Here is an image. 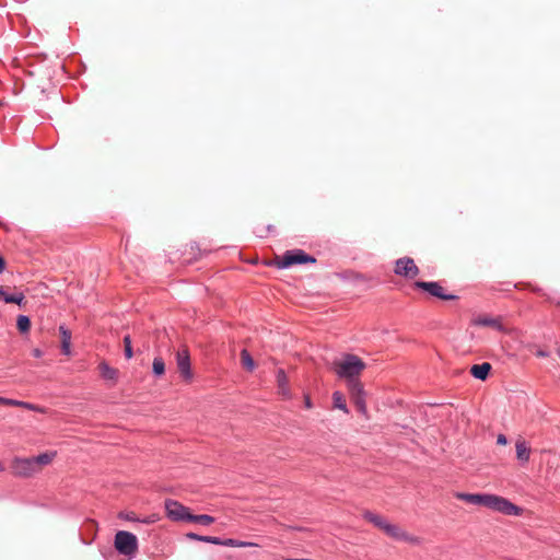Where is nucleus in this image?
Returning <instances> with one entry per match:
<instances>
[{
	"label": "nucleus",
	"instance_id": "nucleus-1",
	"mask_svg": "<svg viewBox=\"0 0 560 560\" xmlns=\"http://www.w3.org/2000/svg\"><path fill=\"white\" fill-rule=\"evenodd\" d=\"M456 497L457 499L468 502L470 504L482 505L503 515L520 516L523 512L522 508L515 505L510 500L497 494L460 492L457 493Z\"/></svg>",
	"mask_w": 560,
	"mask_h": 560
},
{
	"label": "nucleus",
	"instance_id": "nucleus-2",
	"mask_svg": "<svg viewBox=\"0 0 560 560\" xmlns=\"http://www.w3.org/2000/svg\"><path fill=\"white\" fill-rule=\"evenodd\" d=\"M335 372L340 378L347 380L348 388L352 382L360 383L358 376L365 369V363L355 354H345L340 361L334 363Z\"/></svg>",
	"mask_w": 560,
	"mask_h": 560
},
{
	"label": "nucleus",
	"instance_id": "nucleus-3",
	"mask_svg": "<svg viewBox=\"0 0 560 560\" xmlns=\"http://www.w3.org/2000/svg\"><path fill=\"white\" fill-rule=\"evenodd\" d=\"M114 546L119 555L132 557L138 550L137 536L127 530H118L115 535Z\"/></svg>",
	"mask_w": 560,
	"mask_h": 560
},
{
	"label": "nucleus",
	"instance_id": "nucleus-4",
	"mask_svg": "<svg viewBox=\"0 0 560 560\" xmlns=\"http://www.w3.org/2000/svg\"><path fill=\"white\" fill-rule=\"evenodd\" d=\"M314 264L316 258L306 254L303 249H291L287 250L281 260L278 262V267L281 269L290 268L293 265Z\"/></svg>",
	"mask_w": 560,
	"mask_h": 560
},
{
	"label": "nucleus",
	"instance_id": "nucleus-5",
	"mask_svg": "<svg viewBox=\"0 0 560 560\" xmlns=\"http://www.w3.org/2000/svg\"><path fill=\"white\" fill-rule=\"evenodd\" d=\"M165 512L167 517L175 522H187L189 515L188 508L172 499L165 501Z\"/></svg>",
	"mask_w": 560,
	"mask_h": 560
},
{
	"label": "nucleus",
	"instance_id": "nucleus-6",
	"mask_svg": "<svg viewBox=\"0 0 560 560\" xmlns=\"http://www.w3.org/2000/svg\"><path fill=\"white\" fill-rule=\"evenodd\" d=\"M12 472L18 477H31L36 472L32 457H14L11 464Z\"/></svg>",
	"mask_w": 560,
	"mask_h": 560
},
{
	"label": "nucleus",
	"instance_id": "nucleus-7",
	"mask_svg": "<svg viewBox=\"0 0 560 560\" xmlns=\"http://www.w3.org/2000/svg\"><path fill=\"white\" fill-rule=\"evenodd\" d=\"M395 273L408 279H412L419 273V268L410 257H401L395 262Z\"/></svg>",
	"mask_w": 560,
	"mask_h": 560
},
{
	"label": "nucleus",
	"instance_id": "nucleus-8",
	"mask_svg": "<svg viewBox=\"0 0 560 560\" xmlns=\"http://www.w3.org/2000/svg\"><path fill=\"white\" fill-rule=\"evenodd\" d=\"M415 285L419 289L427 291L431 295L441 299V300L452 301V300L457 299V295H455V294L444 293V290L441 287V284L435 281H430V282L416 281Z\"/></svg>",
	"mask_w": 560,
	"mask_h": 560
},
{
	"label": "nucleus",
	"instance_id": "nucleus-9",
	"mask_svg": "<svg viewBox=\"0 0 560 560\" xmlns=\"http://www.w3.org/2000/svg\"><path fill=\"white\" fill-rule=\"evenodd\" d=\"M351 398L361 413L366 412V404H365V392L361 383L352 382L351 387L349 388Z\"/></svg>",
	"mask_w": 560,
	"mask_h": 560
},
{
	"label": "nucleus",
	"instance_id": "nucleus-10",
	"mask_svg": "<svg viewBox=\"0 0 560 560\" xmlns=\"http://www.w3.org/2000/svg\"><path fill=\"white\" fill-rule=\"evenodd\" d=\"M176 361H177L178 371L180 372L183 377L185 380H190L192 374H191V369H190V358H189L188 350L182 349V350L177 351Z\"/></svg>",
	"mask_w": 560,
	"mask_h": 560
},
{
	"label": "nucleus",
	"instance_id": "nucleus-11",
	"mask_svg": "<svg viewBox=\"0 0 560 560\" xmlns=\"http://www.w3.org/2000/svg\"><path fill=\"white\" fill-rule=\"evenodd\" d=\"M471 324L475 326L492 327L500 332H506V328L501 323L500 317L477 316L472 318Z\"/></svg>",
	"mask_w": 560,
	"mask_h": 560
},
{
	"label": "nucleus",
	"instance_id": "nucleus-12",
	"mask_svg": "<svg viewBox=\"0 0 560 560\" xmlns=\"http://www.w3.org/2000/svg\"><path fill=\"white\" fill-rule=\"evenodd\" d=\"M491 371V364L483 362L481 364H475L470 369L471 375L480 381H485Z\"/></svg>",
	"mask_w": 560,
	"mask_h": 560
},
{
	"label": "nucleus",
	"instance_id": "nucleus-13",
	"mask_svg": "<svg viewBox=\"0 0 560 560\" xmlns=\"http://www.w3.org/2000/svg\"><path fill=\"white\" fill-rule=\"evenodd\" d=\"M276 378H277V384H278L279 392L284 397H289L290 396L289 381H288V377H287V374H285L284 370L279 369L277 371Z\"/></svg>",
	"mask_w": 560,
	"mask_h": 560
},
{
	"label": "nucleus",
	"instance_id": "nucleus-14",
	"mask_svg": "<svg viewBox=\"0 0 560 560\" xmlns=\"http://www.w3.org/2000/svg\"><path fill=\"white\" fill-rule=\"evenodd\" d=\"M101 376L110 382H116L118 377V371L109 366L105 361H102L98 365Z\"/></svg>",
	"mask_w": 560,
	"mask_h": 560
},
{
	"label": "nucleus",
	"instance_id": "nucleus-15",
	"mask_svg": "<svg viewBox=\"0 0 560 560\" xmlns=\"http://www.w3.org/2000/svg\"><path fill=\"white\" fill-rule=\"evenodd\" d=\"M516 457L522 463H527L530 456V450L525 441L518 440L515 444Z\"/></svg>",
	"mask_w": 560,
	"mask_h": 560
},
{
	"label": "nucleus",
	"instance_id": "nucleus-16",
	"mask_svg": "<svg viewBox=\"0 0 560 560\" xmlns=\"http://www.w3.org/2000/svg\"><path fill=\"white\" fill-rule=\"evenodd\" d=\"M383 530L387 536H389L396 540H401L402 538H407V533L405 530H402L397 525H394L390 523H387Z\"/></svg>",
	"mask_w": 560,
	"mask_h": 560
},
{
	"label": "nucleus",
	"instance_id": "nucleus-17",
	"mask_svg": "<svg viewBox=\"0 0 560 560\" xmlns=\"http://www.w3.org/2000/svg\"><path fill=\"white\" fill-rule=\"evenodd\" d=\"M363 517L371 522L374 526L381 528L382 530L385 528L386 524L388 523L384 517H382L378 514H375L371 511H365L363 513Z\"/></svg>",
	"mask_w": 560,
	"mask_h": 560
},
{
	"label": "nucleus",
	"instance_id": "nucleus-18",
	"mask_svg": "<svg viewBox=\"0 0 560 560\" xmlns=\"http://www.w3.org/2000/svg\"><path fill=\"white\" fill-rule=\"evenodd\" d=\"M55 456H56V452H51V453H42L37 456L32 457L34 467L36 468V471L38 470V466L48 465L54 459Z\"/></svg>",
	"mask_w": 560,
	"mask_h": 560
},
{
	"label": "nucleus",
	"instance_id": "nucleus-19",
	"mask_svg": "<svg viewBox=\"0 0 560 560\" xmlns=\"http://www.w3.org/2000/svg\"><path fill=\"white\" fill-rule=\"evenodd\" d=\"M187 522L198 523L208 526L214 522V517L208 514H191L189 512Z\"/></svg>",
	"mask_w": 560,
	"mask_h": 560
},
{
	"label": "nucleus",
	"instance_id": "nucleus-20",
	"mask_svg": "<svg viewBox=\"0 0 560 560\" xmlns=\"http://www.w3.org/2000/svg\"><path fill=\"white\" fill-rule=\"evenodd\" d=\"M220 546H225V547H252V546H256V544L254 542H249V541H242V540H237V539H233V538H220L219 537V544Z\"/></svg>",
	"mask_w": 560,
	"mask_h": 560
},
{
	"label": "nucleus",
	"instance_id": "nucleus-21",
	"mask_svg": "<svg viewBox=\"0 0 560 560\" xmlns=\"http://www.w3.org/2000/svg\"><path fill=\"white\" fill-rule=\"evenodd\" d=\"M332 400H334L335 408L340 409V410L345 411L346 413L349 412L345 397L340 392H335L332 394Z\"/></svg>",
	"mask_w": 560,
	"mask_h": 560
},
{
	"label": "nucleus",
	"instance_id": "nucleus-22",
	"mask_svg": "<svg viewBox=\"0 0 560 560\" xmlns=\"http://www.w3.org/2000/svg\"><path fill=\"white\" fill-rule=\"evenodd\" d=\"M187 537L192 540L209 542V544H213V545L219 544V537H214V536H202V535H198L195 533H188Z\"/></svg>",
	"mask_w": 560,
	"mask_h": 560
},
{
	"label": "nucleus",
	"instance_id": "nucleus-23",
	"mask_svg": "<svg viewBox=\"0 0 560 560\" xmlns=\"http://www.w3.org/2000/svg\"><path fill=\"white\" fill-rule=\"evenodd\" d=\"M9 406L22 407V408H25V409L32 410V411H42V408L38 407L37 405H34V404H31L27 401L11 399V398H10Z\"/></svg>",
	"mask_w": 560,
	"mask_h": 560
},
{
	"label": "nucleus",
	"instance_id": "nucleus-24",
	"mask_svg": "<svg viewBox=\"0 0 560 560\" xmlns=\"http://www.w3.org/2000/svg\"><path fill=\"white\" fill-rule=\"evenodd\" d=\"M152 371L155 376H161L165 372V363L161 357H155L152 363Z\"/></svg>",
	"mask_w": 560,
	"mask_h": 560
},
{
	"label": "nucleus",
	"instance_id": "nucleus-25",
	"mask_svg": "<svg viewBox=\"0 0 560 560\" xmlns=\"http://www.w3.org/2000/svg\"><path fill=\"white\" fill-rule=\"evenodd\" d=\"M24 299H25V296L22 292H15L12 294L5 293V295L3 296V301L5 303H14L18 305H22L24 302Z\"/></svg>",
	"mask_w": 560,
	"mask_h": 560
},
{
	"label": "nucleus",
	"instance_id": "nucleus-26",
	"mask_svg": "<svg viewBox=\"0 0 560 560\" xmlns=\"http://www.w3.org/2000/svg\"><path fill=\"white\" fill-rule=\"evenodd\" d=\"M16 327L21 332H27L31 328V319L26 315H19L16 319Z\"/></svg>",
	"mask_w": 560,
	"mask_h": 560
},
{
	"label": "nucleus",
	"instance_id": "nucleus-27",
	"mask_svg": "<svg viewBox=\"0 0 560 560\" xmlns=\"http://www.w3.org/2000/svg\"><path fill=\"white\" fill-rule=\"evenodd\" d=\"M241 358H242V364L244 365V368H246L249 371H253L255 368V362H254L252 355L249 354V352L245 349L242 350Z\"/></svg>",
	"mask_w": 560,
	"mask_h": 560
},
{
	"label": "nucleus",
	"instance_id": "nucleus-28",
	"mask_svg": "<svg viewBox=\"0 0 560 560\" xmlns=\"http://www.w3.org/2000/svg\"><path fill=\"white\" fill-rule=\"evenodd\" d=\"M124 348L126 359H131L133 355V350L131 345V338L129 335H126L124 337Z\"/></svg>",
	"mask_w": 560,
	"mask_h": 560
},
{
	"label": "nucleus",
	"instance_id": "nucleus-29",
	"mask_svg": "<svg viewBox=\"0 0 560 560\" xmlns=\"http://www.w3.org/2000/svg\"><path fill=\"white\" fill-rule=\"evenodd\" d=\"M59 331L61 335V341L71 342V332L65 326H60Z\"/></svg>",
	"mask_w": 560,
	"mask_h": 560
},
{
	"label": "nucleus",
	"instance_id": "nucleus-30",
	"mask_svg": "<svg viewBox=\"0 0 560 560\" xmlns=\"http://www.w3.org/2000/svg\"><path fill=\"white\" fill-rule=\"evenodd\" d=\"M71 342L61 341V351L63 354L69 355L71 353Z\"/></svg>",
	"mask_w": 560,
	"mask_h": 560
},
{
	"label": "nucleus",
	"instance_id": "nucleus-31",
	"mask_svg": "<svg viewBox=\"0 0 560 560\" xmlns=\"http://www.w3.org/2000/svg\"><path fill=\"white\" fill-rule=\"evenodd\" d=\"M158 521V516L155 514H151L142 520H140L141 523L144 524H153Z\"/></svg>",
	"mask_w": 560,
	"mask_h": 560
},
{
	"label": "nucleus",
	"instance_id": "nucleus-32",
	"mask_svg": "<svg viewBox=\"0 0 560 560\" xmlns=\"http://www.w3.org/2000/svg\"><path fill=\"white\" fill-rule=\"evenodd\" d=\"M120 517L131 522H140V518H137L133 513L121 514Z\"/></svg>",
	"mask_w": 560,
	"mask_h": 560
},
{
	"label": "nucleus",
	"instance_id": "nucleus-33",
	"mask_svg": "<svg viewBox=\"0 0 560 560\" xmlns=\"http://www.w3.org/2000/svg\"><path fill=\"white\" fill-rule=\"evenodd\" d=\"M402 541H408V542H411V544H419V538L416 537V536H411L407 533V538H402L401 539Z\"/></svg>",
	"mask_w": 560,
	"mask_h": 560
},
{
	"label": "nucleus",
	"instance_id": "nucleus-34",
	"mask_svg": "<svg viewBox=\"0 0 560 560\" xmlns=\"http://www.w3.org/2000/svg\"><path fill=\"white\" fill-rule=\"evenodd\" d=\"M497 443L499 445H505L508 443V439L504 434H499L497 438Z\"/></svg>",
	"mask_w": 560,
	"mask_h": 560
},
{
	"label": "nucleus",
	"instance_id": "nucleus-35",
	"mask_svg": "<svg viewBox=\"0 0 560 560\" xmlns=\"http://www.w3.org/2000/svg\"><path fill=\"white\" fill-rule=\"evenodd\" d=\"M536 357L538 358H547L549 357V352L544 350V349H538L536 352H535Z\"/></svg>",
	"mask_w": 560,
	"mask_h": 560
},
{
	"label": "nucleus",
	"instance_id": "nucleus-36",
	"mask_svg": "<svg viewBox=\"0 0 560 560\" xmlns=\"http://www.w3.org/2000/svg\"><path fill=\"white\" fill-rule=\"evenodd\" d=\"M32 355L34 358H40V357H43V351L40 349H38V348H35V349L32 350Z\"/></svg>",
	"mask_w": 560,
	"mask_h": 560
},
{
	"label": "nucleus",
	"instance_id": "nucleus-37",
	"mask_svg": "<svg viewBox=\"0 0 560 560\" xmlns=\"http://www.w3.org/2000/svg\"><path fill=\"white\" fill-rule=\"evenodd\" d=\"M5 268V261L3 257L0 255V275L4 271Z\"/></svg>",
	"mask_w": 560,
	"mask_h": 560
},
{
	"label": "nucleus",
	"instance_id": "nucleus-38",
	"mask_svg": "<svg viewBox=\"0 0 560 560\" xmlns=\"http://www.w3.org/2000/svg\"><path fill=\"white\" fill-rule=\"evenodd\" d=\"M9 402H10V398L0 397V405L9 406Z\"/></svg>",
	"mask_w": 560,
	"mask_h": 560
},
{
	"label": "nucleus",
	"instance_id": "nucleus-39",
	"mask_svg": "<svg viewBox=\"0 0 560 560\" xmlns=\"http://www.w3.org/2000/svg\"><path fill=\"white\" fill-rule=\"evenodd\" d=\"M305 407L306 408H312V401H311L308 396L305 397Z\"/></svg>",
	"mask_w": 560,
	"mask_h": 560
},
{
	"label": "nucleus",
	"instance_id": "nucleus-40",
	"mask_svg": "<svg viewBox=\"0 0 560 560\" xmlns=\"http://www.w3.org/2000/svg\"><path fill=\"white\" fill-rule=\"evenodd\" d=\"M265 230H266V232H267V233H272V232L275 231V226H273V225H271V224H269V225H267V226L265 228Z\"/></svg>",
	"mask_w": 560,
	"mask_h": 560
},
{
	"label": "nucleus",
	"instance_id": "nucleus-41",
	"mask_svg": "<svg viewBox=\"0 0 560 560\" xmlns=\"http://www.w3.org/2000/svg\"><path fill=\"white\" fill-rule=\"evenodd\" d=\"M256 234L259 236V237H264V233L261 230H256Z\"/></svg>",
	"mask_w": 560,
	"mask_h": 560
},
{
	"label": "nucleus",
	"instance_id": "nucleus-42",
	"mask_svg": "<svg viewBox=\"0 0 560 560\" xmlns=\"http://www.w3.org/2000/svg\"><path fill=\"white\" fill-rule=\"evenodd\" d=\"M5 295L4 290L0 287V299L3 300V296Z\"/></svg>",
	"mask_w": 560,
	"mask_h": 560
},
{
	"label": "nucleus",
	"instance_id": "nucleus-43",
	"mask_svg": "<svg viewBox=\"0 0 560 560\" xmlns=\"http://www.w3.org/2000/svg\"><path fill=\"white\" fill-rule=\"evenodd\" d=\"M4 471V465L0 462V472Z\"/></svg>",
	"mask_w": 560,
	"mask_h": 560
}]
</instances>
